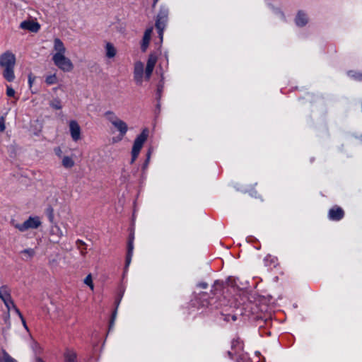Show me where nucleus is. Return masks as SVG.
Returning <instances> with one entry per match:
<instances>
[{
  "label": "nucleus",
  "instance_id": "19",
  "mask_svg": "<svg viewBox=\"0 0 362 362\" xmlns=\"http://www.w3.org/2000/svg\"><path fill=\"white\" fill-rule=\"evenodd\" d=\"M106 49V56L108 58H112L116 54V49L113 46V45L110 42H107L105 46Z\"/></svg>",
  "mask_w": 362,
  "mask_h": 362
},
{
  "label": "nucleus",
  "instance_id": "14",
  "mask_svg": "<svg viewBox=\"0 0 362 362\" xmlns=\"http://www.w3.org/2000/svg\"><path fill=\"white\" fill-rule=\"evenodd\" d=\"M152 32V28L147 29L144 35L143 39H142V43L141 45V49L142 52H146L150 42L151 39V35Z\"/></svg>",
  "mask_w": 362,
  "mask_h": 362
},
{
  "label": "nucleus",
  "instance_id": "9",
  "mask_svg": "<svg viewBox=\"0 0 362 362\" xmlns=\"http://www.w3.org/2000/svg\"><path fill=\"white\" fill-rule=\"evenodd\" d=\"M344 212L343 209L338 206L333 207L329 211V218L333 221L341 220L344 217Z\"/></svg>",
  "mask_w": 362,
  "mask_h": 362
},
{
  "label": "nucleus",
  "instance_id": "30",
  "mask_svg": "<svg viewBox=\"0 0 362 362\" xmlns=\"http://www.w3.org/2000/svg\"><path fill=\"white\" fill-rule=\"evenodd\" d=\"M153 69L154 68H152V67H148L146 66V70H145V76H146V79H149L151 74H152V72L153 71Z\"/></svg>",
  "mask_w": 362,
  "mask_h": 362
},
{
  "label": "nucleus",
  "instance_id": "8",
  "mask_svg": "<svg viewBox=\"0 0 362 362\" xmlns=\"http://www.w3.org/2000/svg\"><path fill=\"white\" fill-rule=\"evenodd\" d=\"M144 74V64L141 62H137L134 64V76L137 83H141Z\"/></svg>",
  "mask_w": 362,
  "mask_h": 362
},
{
  "label": "nucleus",
  "instance_id": "38",
  "mask_svg": "<svg viewBox=\"0 0 362 362\" xmlns=\"http://www.w3.org/2000/svg\"><path fill=\"white\" fill-rule=\"evenodd\" d=\"M12 309L18 315V316L20 317L21 319H23V315L21 314L19 309L16 307V305H14V307Z\"/></svg>",
  "mask_w": 362,
  "mask_h": 362
},
{
  "label": "nucleus",
  "instance_id": "40",
  "mask_svg": "<svg viewBox=\"0 0 362 362\" xmlns=\"http://www.w3.org/2000/svg\"><path fill=\"white\" fill-rule=\"evenodd\" d=\"M198 286H199V287H201L202 288H204V289H205V288H207L208 284H207L206 283H205V282H202V283H199V284H198Z\"/></svg>",
  "mask_w": 362,
  "mask_h": 362
},
{
  "label": "nucleus",
  "instance_id": "25",
  "mask_svg": "<svg viewBox=\"0 0 362 362\" xmlns=\"http://www.w3.org/2000/svg\"><path fill=\"white\" fill-rule=\"evenodd\" d=\"M35 251L33 249L28 248L25 249L21 251V254H23L25 257H23L24 260H28L29 259H31L35 255Z\"/></svg>",
  "mask_w": 362,
  "mask_h": 362
},
{
  "label": "nucleus",
  "instance_id": "39",
  "mask_svg": "<svg viewBox=\"0 0 362 362\" xmlns=\"http://www.w3.org/2000/svg\"><path fill=\"white\" fill-rule=\"evenodd\" d=\"M34 79H35V77H33L32 74H30V75L28 76V83H29L30 86H31V85H32V83H33V82Z\"/></svg>",
  "mask_w": 362,
  "mask_h": 362
},
{
  "label": "nucleus",
  "instance_id": "2",
  "mask_svg": "<svg viewBox=\"0 0 362 362\" xmlns=\"http://www.w3.org/2000/svg\"><path fill=\"white\" fill-rule=\"evenodd\" d=\"M149 131L147 128L142 130L141 133L136 136L134 141V144L132 149V159L131 163H133L140 153L141 149L143 147L144 144L147 140L148 136Z\"/></svg>",
  "mask_w": 362,
  "mask_h": 362
},
{
  "label": "nucleus",
  "instance_id": "16",
  "mask_svg": "<svg viewBox=\"0 0 362 362\" xmlns=\"http://www.w3.org/2000/svg\"><path fill=\"white\" fill-rule=\"evenodd\" d=\"M14 66H11V67H4V72H3V76L4 77V78L9 81V82H11L14 80L15 78V74H14Z\"/></svg>",
  "mask_w": 362,
  "mask_h": 362
},
{
  "label": "nucleus",
  "instance_id": "1",
  "mask_svg": "<svg viewBox=\"0 0 362 362\" xmlns=\"http://www.w3.org/2000/svg\"><path fill=\"white\" fill-rule=\"evenodd\" d=\"M169 9L165 6H161L156 20V28L158 30L160 40H163V31L168 20Z\"/></svg>",
  "mask_w": 362,
  "mask_h": 362
},
{
  "label": "nucleus",
  "instance_id": "24",
  "mask_svg": "<svg viewBox=\"0 0 362 362\" xmlns=\"http://www.w3.org/2000/svg\"><path fill=\"white\" fill-rule=\"evenodd\" d=\"M105 115L112 124L119 119V118H118L117 116L112 111L106 112Z\"/></svg>",
  "mask_w": 362,
  "mask_h": 362
},
{
  "label": "nucleus",
  "instance_id": "28",
  "mask_svg": "<svg viewBox=\"0 0 362 362\" xmlns=\"http://www.w3.org/2000/svg\"><path fill=\"white\" fill-rule=\"evenodd\" d=\"M45 82L48 85L54 84L57 82V78L55 74L50 75L46 77Z\"/></svg>",
  "mask_w": 362,
  "mask_h": 362
},
{
  "label": "nucleus",
  "instance_id": "11",
  "mask_svg": "<svg viewBox=\"0 0 362 362\" xmlns=\"http://www.w3.org/2000/svg\"><path fill=\"white\" fill-rule=\"evenodd\" d=\"M296 24L299 27L305 26L308 22V18L305 13L302 11H299L295 18Z\"/></svg>",
  "mask_w": 362,
  "mask_h": 362
},
{
  "label": "nucleus",
  "instance_id": "4",
  "mask_svg": "<svg viewBox=\"0 0 362 362\" xmlns=\"http://www.w3.org/2000/svg\"><path fill=\"white\" fill-rule=\"evenodd\" d=\"M52 61L59 69L64 71L69 72L74 68L71 61L64 54H54Z\"/></svg>",
  "mask_w": 362,
  "mask_h": 362
},
{
  "label": "nucleus",
  "instance_id": "36",
  "mask_svg": "<svg viewBox=\"0 0 362 362\" xmlns=\"http://www.w3.org/2000/svg\"><path fill=\"white\" fill-rule=\"evenodd\" d=\"M230 317H232V320L235 321L237 319L236 315H225L223 320L226 322L230 321Z\"/></svg>",
  "mask_w": 362,
  "mask_h": 362
},
{
  "label": "nucleus",
  "instance_id": "13",
  "mask_svg": "<svg viewBox=\"0 0 362 362\" xmlns=\"http://www.w3.org/2000/svg\"><path fill=\"white\" fill-rule=\"evenodd\" d=\"M133 249H134V245H133V238H132L129 240V243H128L127 253V257H126V262H125V268H124L125 271L127 269L128 267L129 266V264L131 263L132 253H133Z\"/></svg>",
  "mask_w": 362,
  "mask_h": 362
},
{
  "label": "nucleus",
  "instance_id": "18",
  "mask_svg": "<svg viewBox=\"0 0 362 362\" xmlns=\"http://www.w3.org/2000/svg\"><path fill=\"white\" fill-rule=\"evenodd\" d=\"M0 362H17V361L2 348L0 350Z\"/></svg>",
  "mask_w": 362,
  "mask_h": 362
},
{
  "label": "nucleus",
  "instance_id": "10",
  "mask_svg": "<svg viewBox=\"0 0 362 362\" xmlns=\"http://www.w3.org/2000/svg\"><path fill=\"white\" fill-rule=\"evenodd\" d=\"M112 125L119 131V140H122L128 130V126H127V123L119 119L117 122L113 123Z\"/></svg>",
  "mask_w": 362,
  "mask_h": 362
},
{
  "label": "nucleus",
  "instance_id": "22",
  "mask_svg": "<svg viewBox=\"0 0 362 362\" xmlns=\"http://www.w3.org/2000/svg\"><path fill=\"white\" fill-rule=\"evenodd\" d=\"M62 165L66 168H71L74 165V161L71 157L64 156L62 159Z\"/></svg>",
  "mask_w": 362,
  "mask_h": 362
},
{
  "label": "nucleus",
  "instance_id": "26",
  "mask_svg": "<svg viewBox=\"0 0 362 362\" xmlns=\"http://www.w3.org/2000/svg\"><path fill=\"white\" fill-rule=\"evenodd\" d=\"M76 358V354L72 351H66L65 354V361L66 362H75Z\"/></svg>",
  "mask_w": 362,
  "mask_h": 362
},
{
  "label": "nucleus",
  "instance_id": "31",
  "mask_svg": "<svg viewBox=\"0 0 362 362\" xmlns=\"http://www.w3.org/2000/svg\"><path fill=\"white\" fill-rule=\"evenodd\" d=\"M15 90L11 86H7L6 88V95L8 97H13L15 95Z\"/></svg>",
  "mask_w": 362,
  "mask_h": 362
},
{
  "label": "nucleus",
  "instance_id": "5",
  "mask_svg": "<svg viewBox=\"0 0 362 362\" xmlns=\"http://www.w3.org/2000/svg\"><path fill=\"white\" fill-rule=\"evenodd\" d=\"M16 64V57L11 52H6L0 56V66L11 67Z\"/></svg>",
  "mask_w": 362,
  "mask_h": 362
},
{
  "label": "nucleus",
  "instance_id": "48",
  "mask_svg": "<svg viewBox=\"0 0 362 362\" xmlns=\"http://www.w3.org/2000/svg\"><path fill=\"white\" fill-rule=\"evenodd\" d=\"M37 362H45V361H43L41 358H37Z\"/></svg>",
  "mask_w": 362,
  "mask_h": 362
},
{
  "label": "nucleus",
  "instance_id": "12",
  "mask_svg": "<svg viewBox=\"0 0 362 362\" xmlns=\"http://www.w3.org/2000/svg\"><path fill=\"white\" fill-rule=\"evenodd\" d=\"M54 49L56 51L54 54H64L66 48L63 42L59 38H55L54 40Z\"/></svg>",
  "mask_w": 362,
  "mask_h": 362
},
{
  "label": "nucleus",
  "instance_id": "34",
  "mask_svg": "<svg viewBox=\"0 0 362 362\" xmlns=\"http://www.w3.org/2000/svg\"><path fill=\"white\" fill-rule=\"evenodd\" d=\"M5 121L3 117H0V132H3L5 130Z\"/></svg>",
  "mask_w": 362,
  "mask_h": 362
},
{
  "label": "nucleus",
  "instance_id": "44",
  "mask_svg": "<svg viewBox=\"0 0 362 362\" xmlns=\"http://www.w3.org/2000/svg\"><path fill=\"white\" fill-rule=\"evenodd\" d=\"M159 0H153V5H152V7L153 8H155L157 2Z\"/></svg>",
  "mask_w": 362,
  "mask_h": 362
},
{
  "label": "nucleus",
  "instance_id": "3",
  "mask_svg": "<svg viewBox=\"0 0 362 362\" xmlns=\"http://www.w3.org/2000/svg\"><path fill=\"white\" fill-rule=\"evenodd\" d=\"M11 223L16 228L18 229L21 232L25 231L30 228H37L41 225V221L37 216L29 217V218L24 221L22 224L16 223L14 220H12Z\"/></svg>",
  "mask_w": 362,
  "mask_h": 362
},
{
  "label": "nucleus",
  "instance_id": "45",
  "mask_svg": "<svg viewBox=\"0 0 362 362\" xmlns=\"http://www.w3.org/2000/svg\"><path fill=\"white\" fill-rule=\"evenodd\" d=\"M119 136H117V138H113L112 140H113V142H117V141H119Z\"/></svg>",
  "mask_w": 362,
  "mask_h": 362
},
{
  "label": "nucleus",
  "instance_id": "33",
  "mask_svg": "<svg viewBox=\"0 0 362 362\" xmlns=\"http://www.w3.org/2000/svg\"><path fill=\"white\" fill-rule=\"evenodd\" d=\"M47 213H48L49 220L51 222H53V220H54L53 209L52 207H49L47 209Z\"/></svg>",
  "mask_w": 362,
  "mask_h": 362
},
{
  "label": "nucleus",
  "instance_id": "32",
  "mask_svg": "<svg viewBox=\"0 0 362 362\" xmlns=\"http://www.w3.org/2000/svg\"><path fill=\"white\" fill-rule=\"evenodd\" d=\"M163 85L160 83L158 86V88H157V100H160V99L161 93L163 91Z\"/></svg>",
  "mask_w": 362,
  "mask_h": 362
},
{
  "label": "nucleus",
  "instance_id": "23",
  "mask_svg": "<svg viewBox=\"0 0 362 362\" xmlns=\"http://www.w3.org/2000/svg\"><path fill=\"white\" fill-rule=\"evenodd\" d=\"M157 59H158V57L156 54H154V53L151 54L148 56L146 66L154 68V66L156 64Z\"/></svg>",
  "mask_w": 362,
  "mask_h": 362
},
{
  "label": "nucleus",
  "instance_id": "21",
  "mask_svg": "<svg viewBox=\"0 0 362 362\" xmlns=\"http://www.w3.org/2000/svg\"><path fill=\"white\" fill-rule=\"evenodd\" d=\"M76 245L80 250L81 254L84 256L86 254L87 245L81 240H77Z\"/></svg>",
  "mask_w": 362,
  "mask_h": 362
},
{
  "label": "nucleus",
  "instance_id": "29",
  "mask_svg": "<svg viewBox=\"0 0 362 362\" xmlns=\"http://www.w3.org/2000/svg\"><path fill=\"white\" fill-rule=\"evenodd\" d=\"M84 283L89 286L90 288L93 290V281H92V277H91V275L89 274L88 275L86 279H84Z\"/></svg>",
  "mask_w": 362,
  "mask_h": 362
},
{
  "label": "nucleus",
  "instance_id": "41",
  "mask_svg": "<svg viewBox=\"0 0 362 362\" xmlns=\"http://www.w3.org/2000/svg\"><path fill=\"white\" fill-rule=\"evenodd\" d=\"M151 150L149 149L148 153H147V154H146L147 162H149L150 158H151Z\"/></svg>",
  "mask_w": 362,
  "mask_h": 362
},
{
  "label": "nucleus",
  "instance_id": "35",
  "mask_svg": "<svg viewBox=\"0 0 362 362\" xmlns=\"http://www.w3.org/2000/svg\"><path fill=\"white\" fill-rule=\"evenodd\" d=\"M10 301L11 303H7V304H4L6 305V307L7 308L8 310L9 311L11 309H12L14 305H15V303L13 302V300H12L11 297L10 296Z\"/></svg>",
  "mask_w": 362,
  "mask_h": 362
},
{
  "label": "nucleus",
  "instance_id": "43",
  "mask_svg": "<svg viewBox=\"0 0 362 362\" xmlns=\"http://www.w3.org/2000/svg\"><path fill=\"white\" fill-rule=\"evenodd\" d=\"M21 320H22V322H23V326L25 327V328L28 329V327L26 325L25 319L23 317V319H21Z\"/></svg>",
  "mask_w": 362,
  "mask_h": 362
},
{
  "label": "nucleus",
  "instance_id": "42",
  "mask_svg": "<svg viewBox=\"0 0 362 362\" xmlns=\"http://www.w3.org/2000/svg\"><path fill=\"white\" fill-rule=\"evenodd\" d=\"M238 344V341L233 340L232 344H231V348L234 349L237 346Z\"/></svg>",
  "mask_w": 362,
  "mask_h": 362
},
{
  "label": "nucleus",
  "instance_id": "17",
  "mask_svg": "<svg viewBox=\"0 0 362 362\" xmlns=\"http://www.w3.org/2000/svg\"><path fill=\"white\" fill-rule=\"evenodd\" d=\"M10 293L6 286H3L0 288V298L3 300L4 304L11 303L10 301Z\"/></svg>",
  "mask_w": 362,
  "mask_h": 362
},
{
  "label": "nucleus",
  "instance_id": "7",
  "mask_svg": "<svg viewBox=\"0 0 362 362\" xmlns=\"http://www.w3.org/2000/svg\"><path fill=\"white\" fill-rule=\"evenodd\" d=\"M69 130L71 138L74 141H77L81 139V127L76 121H70Z\"/></svg>",
  "mask_w": 362,
  "mask_h": 362
},
{
  "label": "nucleus",
  "instance_id": "20",
  "mask_svg": "<svg viewBox=\"0 0 362 362\" xmlns=\"http://www.w3.org/2000/svg\"><path fill=\"white\" fill-rule=\"evenodd\" d=\"M120 300H121V297L116 301V308L113 311L112 316H111V319H110V324H109V331L114 327L115 320L117 317V310L118 305L120 303Z\"/></svg>",
  "mask_w": 362,
  "mask_h": 362
},
{
  "label": "nucleus",
  "instance_id": "27",
  "mask_svg": "<svg viewBox=\"0 0 362 362\" xmlns=\"http://www.w3.org/2000/svg\"><path fill=\"white\" fill-rule=\"evenodd\" d=\"M49 105L55 110H61V100L59 98H54L49 102Z\"/></svg>",
  "mask_w": 362,
  "mask_h": 362
},
{
  "label": "nucleus",
  "instance_id": "15",
  "mask_svg": "<svg viewBox=\"0 0 362 362\" xmlns=\"http://www.w3.org/2000/svg\"><path fill=\"white\" fill-rule=\"evenodd\" d=\"M51 235L53 237L52 241L57 243L63 236V232L57 225H54L51 228Z\"/></svg>",
  "mask_w": 362,
  "mask_h": 362
},
{
  "label": "nucleus",
  "instance_id": "6",
  "mask_svg": "<svg viewBox=\"0 0 362 362\" xmlns=\"http://www.w3.org/2000/svg\"><path fill=\"white\" fill-rule=\"evenodd\" d=\"M20 28L32 33H37L40 29V25L34 21L27 20L21 23Z\"/></svg>",
  "mask_w": 362,
  "mask_h": 362
},
{
  "label": "nucleus",
  "instance_id": "46",
  "mask_svg": "<svg viewBox=\"0 0 362 362\" xmlns=\"http://www.w3.org/2000/svg\"><path fill=\"white\" fill-rule=\"evenodd\" d=\"M148 162H147V159H146V160H145V162H144V166H143V168H146V167L148 165Z\"/></svg>",
  "mask_w": 362,
  "mask_h": 362
},
{
  "label": "nucleus",
  "instance_id": "37",
  "mask_svg": "<svg viewBox=\"0 0 362 362\" xmlns=\"http://www.w3.org/2000/svg\"><path fill=\"white\" fill-rule=\"evenodd\" d=\"M351 76L357 80L362 81V73H356Z\"/></svg>",
  "mask_w": 362,
  "mask_h": 362
},
{
  "label": "nucleus",
  "instance_id": "47",
  "mask_svg": "<svg viewBox=\"0 0 362 362\" xmlns=\"http://www.w3.org/2000/svg\"><path fill=\"white\" fill-rule=\"evenodd\" d=\"M228 356H229L230 358H232V357H233V354H232V352H231V351H228Z\"/></svg>",
  "mask_w": 362,
  "mask_h": 362
},
{
  "label": "nucleus",
  "instance_id": "49",
  "mask_svg": "<svg viewBox=\"0 0 362 362\" xmlns=\"http://www.w3.org/2000/svg\"><path fill=\"white\" fill-rule=\"evenodd\" d=\"M55 151H61L60 148H57V149H56Z\"/></svg>",
  "mask_w": 362,
  "mask_h": 362
}]
</instances>
